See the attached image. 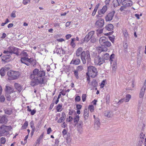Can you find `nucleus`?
Instances as JSON below:
<instances>
[{
  "mask_svg": "<svg viewBox=\"0 0 146 146\" xmlns=\"http://www.w3.org/2000/svg\"><path fill=\"white\" fill-rule=\"evenodd\" d=\"M30 0H23V3L24 5H26L30 3Z\"/></svg>",
  "mask_w": 146,
  "mask_h": 146,
  "instance_id": "nucleus-47",
  "label": "nucleus"
},
{
  "mask_svg": "<svg viewBox=\"0 0 146 146\" xmlns=\"http://www.w3.org/2000/svg\"><path fill=\"white\" fill-rule=\"evenodd\" d=\"M113 28V26L111 24L107 25L106 27V29L108 31H111Z\"/></svg>",
  "mask_w": 146,
  "mask_h": 146,
  "instance_id": "nucleus-26",
  "label": "nucleus"
},
{
  "mask_svg": "<svg viewBox=\"0 0 146 146\" xmlns=\"http://www.w3.org/2000/svg\"><path fill=\"white\" fill-rule=\"evenodd\" d=\"M103 55H102V56L104 58V60H108L110 58V56L109 54L107 53H103Z\"/></svg>",
  "mask_w": 146,
  "mask_h": 146,
  "instance_id": "nucleus-30",
  "label": "nucleus"
},
{
  "mask_svg": "<svg viewBox=\"0 0 146 146\" xmlns=\"http://www.w3.org/2000/svg\"><path fill=\"white\" fill-rule=\"evenodd\" d=\"M110 101V96L109 94H108L106 96V103L107 104H109Z\"/></svg>",
  "mask_w": 146,
  "mask_h": 146,
  "instance_id": "nucleus-44",
  "label": "nucleus"
},
{
  "mask_svg": "<svg viewBox=\"0 0 146 146\" xmlns=\"http://www.w3.org/2000/svg\"><path fill=\"white\" fill-rule=\"evenodd\" d=\"M8 121L6 116L5 115H0V123L6 124Z\"/></svg>",
  "mask_w": 146,
  "mask_h": 146,
  "instance_id": "nucleus-13",
  "label": "nucleus"
},
{
  "mask_svg": "<svg viewBox=\"0 0 146 146\" xmlns=\"http://www.w3.org/2000/svg\"><path fill=\"white\" fill-rule=\"evenodd\" d=\"M45 75V72L43 70L39 71L37 68L35 69L30 75V78L32 80L30 85L34 86L38 84H43Z\"/></svg>",
  "mask_w": 146,
  "mask_h": 146,
  "instance_id": "nucleus-1",
  "label": "nucleus"
},
{
  "mask_svg": "<svg viewBox=\"0 0 146 146\" xmlns=\"http://www.w3.org/2000/svg\"><path fill=\"white\" fill-rule=\"evenodd\" d=\"M67 133V131L65 129H64L62 131V133L63 135H66Z\"/></svg>",
  "mask_w": 146,
  "mask_h": 146,
  "instance_id": "nucleus-64",
  "label": "nucleus"
},
{
  "mask_svg": "<svg viewBox=\"0 0 146 146\" xmlns=\"http://www.w3.org/2000/svg\"><path fill=\"white\" fill-rule=\"evenodd\" d=\"M145 88H141L140 90V91L139 94V97L140 98H143L145 92Z\"/></svg>",
  "mask_w": 146,
  "mask_h": 146,
  "instance_id": "nucleus-25",
  "label": "nucleus"
},
{
  "mask_svg": "<svg viewBox=\"0 0 146 146\" xmlns=\"http://www.w3.org/2000/svg\"><path fill=\"white\" fill-rule=\"evenodd\" d=\"M88 72L86 73L88 76H90L92 78H94L98 75V71L96 67L93 66L88 67Z\"/></svg>",
  "mask_w": 146,
  "mask_h": 146,
  "instance_id": "nucleus-4",
  "label": "nucleus"
},
{
  "mask_svg": "<svg viewBox=\"0 0 146 146\" xmlns=\"http://www.w3.org/2000/svg\"><path fill=\"white\" fill-rule=\"evenodd\" d=\"M11 56L10 55H7L3 56L1 57V60L2 61L5 62H8L11 61Z\"/></svg>",
  "mask_w": 146,
  "mask_h": 146,
  "instance_id": "nucleus-14",
  "label": "nucleus"
},
{
  "mask_svg": "<svg viewBox=\"0 0 146 146\" xmlns=\"http://www.w3.org/2000/svg\"><path fill=\"white\" fill-rule=\"evenodd\" d=\"M75 40V38H73L71 39V41L70 43V45L73 48H74L75 46V44L74 42Z\"/></svg>",
  "mask_w": 146,
  "mask_h": 146,
  "instance_id": "nucleus-39",
  "label": "nucleus"
},
{
  "mask_svg": "<svg viewBox=\"0 0 146 146\" xmlns=\"http://www.w3.org/2000/svg\"><path fill=\"white\" fill-rule=\"evenodd\" d=\"M78 131L80 133H81L83 131L82 127H79L78 128Z\"/></svg>",
  "mask_w": 146,
  "mask_h": 146,
  "instance_id": "nucleus-55",
  "label": "nucleus"
},
{
  "mask_svg": "<svg viewBox=\"0 0 146 146\" xmlns=\"http://www.w3.org/2000/svg\"><path fill=\"white\" fill-rule=\"evenodd\" d=\"M88 110L87 109H85L84 110V116L85 120L88 119Z\"/></svg>",
  "mask_w": 146,
  "mask_h": 146,
  "instance_id": "nucleus-20",
  "label": "nucleus"
},
{
  "mask_svg": "<svg viewBox=\"0 0 146 146\" xmlns=\"http://www.w3.org/2000/svg\"><path fill=\"white\" fill-rule=\"evenodd\" d=\"M115 56V55L114 54H112L111 55L109 58L110 59V61L111 62L113 61V59H114Z\"/></svg>",
  "mask_w": 146,
  "mask_h": 146,
  "instance_id": "nucleus-46",
  "label": "nucleus"
},
{
  "mask_svg": "<svg viewBox=\"0 0 146 146\" xmlns=\"http://www.w3.org/2000/svg\"><path fill=\"white\" fill-rule=\"evenodd\" d=\"M83 69V66L82 65H80L77 66L76 70L78 72L82 71Z\"/></svg>",
  "mask_w": 146,
  "mask_h": 146,
  "instance_id": "nucleus-40",
  "label": "nucleus"
},
{
  "mask_svg": "<svg viewBox=\"0 0 146 146\" xmlns=\"http://www.w3.org/2000/svg\"><path fill=\"white\" fill-rule=\"evenodd\" d=\"M121 4L127 7H131L132 5L133 2L130 0H121Z\"/></svg>",
  "mask_w": 146,
  "mask_h": 146,
  "instance_id": "nucleus-11",
  "label": "nucleus"
},
{
  "mask_svg": "<svg viewBox=\"0 0 146 146\" xmlns=\"http://www.w3.org/2000/svg\"><path fill=\"white\" fill-rule=\"evenodd\" d=\"M83 48L81 47H79L76 50V54L77 56H81V54L83 53Z\"/></svg>",
  "mask_w": 146,
  "mask_h": 146,
  "instance_id": "nucleus-22",
  "label": "nucleus"
},
{
  "mask_svg": "<svg viewBox=\"0 0 146 146\" xmlns=\"http://www.w3.org/2000/svg\"><path fill=\"white\" fill-rule=\"evenodd\" d=\"M79 118L80 116L79 115H76L75 116L74 118V123L76 124L78 123V122Z\"/></svg>",
  "mask_w": 146,
  "mask_h": 146,
  "instance_id": "nucleus-32",
  "label": "nucleus"
},
{
  "mask_svg": "<svg viewBox=\"0 0 146 146\" xmlns=\"http://www.w3.org/2000/svg\"><path fill=\"white\" fill-rule=\"evenodd\" d=\"M0 101L1 102H3L5 101V98L4 96H2L0 97Z\"/></svg>",
  "mask_w": 146,
  "mask_h": 146,
  "instance_id": "nucleus-53",
  "label": "nucleus"
},
{
  "mask_svg": "<svg viewBox=\"0 0 146 146\" xmlns=\"http://www.w3.org/2000/svg\"><path fill=\"white\" fill-rule=\"evenodd\" d=\"M99 42L102 46L99 48L98 50V53L106 51L108 50L106 47H110L111 45V43L108 41V39L105 37H101L99 39Z\"/></svg>",
  "mask_w": 146,
  "mask_h": 146,
  "instance_id": "nucleus-2",
  "label": "nucleus"
},
{
  "mask_svg": "<svg viewBox=\"0 0 146 146\" xmlns=\"http://www.w3.org/2000/svg\"><path fill=\"white\" fill-rule=\"evenodd\" d=\"M12 129L11 126L3 125L0 127V136L5 135L8 134V132Z\"/></svg>",
  "mask_w": 146,
  "mask_h": 146,
  "instance_id": "nucleus-6",
  "label": "nucleus"
},
{
  "mask_svg": "<svg viewBox=\"0 0 146 146\" xmlns=\"http://www.w3.org/2000/svg\"><path fill=\"white\" fill-rule=\"evenodd\" d=\"M18 48L14 47H13V52L12 53L16 55L18 54Z\"/></svg>",
  "mask_w": 146,
  "mask_h": 146,
  "instance_id": "nucleus-33",
  "label": "nucleus"
},
{
  "mask_svg": "<svg viewBox=\"0 0 146 146\" xmlns=\"http://www.w3.org/2000/svg\"><path fill=\"white\" fill-rule=\"evenodd\" d=\"M79 127H83V122L82 121H80L78 124Z\"/></svg>",
  "mask_w": 146,
  "mask_h": 146,
  "instance_id": "nucleus-59",
  "label": "nucleus"
},
{
  "mask_svg": "<svg viewBox=\"0 0 146 146\" xmlns=\"http://www.w3.org/2000/svg\"><path fill=\"white\" fill-rule=\"evenodd\" d=\"M11 94L5 93V96L7 100L8 101H10L11 100V97L10 95V94Z\"/></svg>",
  "mask_w": 146,
  "mask_h": 146,
  "instance_id": "nucleus-37",
  "label": "nucleus"
},
{
  "mask_svg": "<svg viewBox=\"0 0 146 146\" xmlns=\"http://www.w3.org/2000/svg\"><path fill=\"white\" fill-rule=\"evenodd\" d=\"M52 131L51 128L50 127L48 128L47 130V134H49Z\"/></svg>",
  "mask_w": 146,
  "mask_h": 146,
  "instance_id": "nucleus-57",
  "label": "nucleus"
},
{
  "mask_svg": "<svg viewBox=\"0 0 146 146\" xmlns=\"http://www.w3.org/2000/svg\"><path fill=\"white\" fill-rule=\"evenodd\" d=\"M16 11H13L11 13V16L13 18H15L16 17L15 13Z\"/></svg>",
  "mask_w": 146,
  "mask_h": 146,
  "instance_id": "nucleus-48",
  "label": "nucleus"
},
{
  "mask_svg": "<svg viewBox=\"0 0 146 146\" xmlns=\"http://www.w3.org/2000/svg\"><path fill=\"white\" fill-rule=\"evenodd\" d=\"M88 110H89L91 112H93L94 110V106L92 105H90L88 107Z\"/></svg>",
  "mask_w": 146,
  "mask_h": 146,
  "instance_id": "nucleus-45",
  "label": "nucleus"
},
{
  "mask_svg": "<svg viewBox=\"0 0 146 146\" xmlns=\"http://www.w3.org/2000/svg\"><path fill=\"white\" fill-rule=\"evenodd\" d=\"M123 102H125V100L124 99L122 98L119 100L118 102L117 103V104H120L121 103H122Z\"/></svg>",
  "mask_w": 146,
  "mask_h": 146,
  "instance_id": "nucleus-52",
  "label": "nucleus"
},
{
  "mask_svg": "<svg viewBox=\"0 0 146 146\" xmlns=\"http://www.w3.org/2000/svg\"><path fill=\"white\" fill-rule=\"evenodd\" d=\"M14 86L15 88L19 92H21L23 90V88H22L21 85L18 83H15Z\"/></svg>",
  "mask_w": 146,
  "mask_h": 146,
  "instance_id": "nucleus-21",
  "label": "nucleus"
},
{
  "mask_svg": "<svg viewBox=\"0 0 146 146\" xmlns=\"http://www.w3.org/2000/svg\"><path fill=\"white\" fill-rule=\"evenodd\" d=\"M90 40V41L92 43H94L95 42L96 39L94 35H93L92 36H91Z\"/></svg>",
  "mask_w": 146,
  "mask_h": 146,
  "instance_id": "nucleus-42",
  "label": "nucleus"
},
{
  "mask_svg": "<svg viewBox=\"0 0 146 146\" xmlns=\"http://www.w3.org/2000/svg\"><path fill=\"white\" fill-rule=\"evenodd\" d=\"M28 135H27V136H26L25 137L24 139V144H25L27 142V139L28 138Z\"/></svg>",
  "mask_w": 146,
  "mask_h": 146,
  "instance_id": "nucleus-63",
  "label": "nucleus"
},
{
  "mask_svg": "<svg viewBox=\"0 0 146 146\" xmlns=\"http://www.w3.org/2000/svg\"><path fill=\"white\" fill-rule=\"evenodd\" d=\"M115 13V11H113L107 14L105 18L106 21L108 22L112 20L114 17Z\"/></svg>",
  "mask_w": 146,
  "mask_h": 146,
  "instance_id": "nucleus-9",
  "label": "nucleus"
},
{
  "mask_svg": "<svg viewBox=\"0 0 146 146\" xmlns=\"http://www.w3.org/2000/svg\"><path fill=\"white\" fill-rule=\"evenodd\" d=\"M76 108L78 110H80L82 107V106L80 104H77L76 106Z\"/></svg>",
  "mask_w": 146,
  "mask_h": 146,
  "instance_id": "nucleus-56",
  "label": "nucleus"
},
{
  "mask_svg": "<svg viewBox=\"0 0 146 146\" xmlns=\"http://www.w3.org/2000/svg\"><path fill=\"white\" fill-rule=\"evenodd\" d=\"M98 64L100 66L105 62V60L102 56L101 57L98 56Z\"/></svg>",
  "mask_w": 146,
  "mask_h": 146,
  "instance_id": "nucleus-16",
  "label": "nucleus"
},
{
  "mask_svg": "<svg viewBox=\"0 0 146 146\" xmlns=\"http://www.w3.org/2000/svg\"><path fill=\"white\" fill-rule=\"evenodd\" d=\"M74 75L76 78L78 79L79 78V77L78 76V72L76 70H74L73 71Z\"/></svg>",
  "mask_w": 146,
  "mask_h": 146,
  "instance_id": "nucleus-34",
  "label": "nucleus"
},
{
  "mask_svg": "<svg viewBox=\"0 0 146 146\" xmlns=\"http://www.w3.org/2000/svg\"><path fill=\"white\" fill-rule=\"evenodd\" d=\"M126 7H127L125 6H122L120 8L119 10L120 11H121L122 12L126 8Z\"/></svg>",
  "mask_w": 146,
  "mask_h": 146,
  "instance_id": "nucleus-54",
  "label": "nucleus"
},
{
  "mask_svg": "<svg viewBox=\"0 0 146 146\" xmlns=\"http://www.w3.org/2000/svg\"><path fill=\"white\" fill-rule=\"evenodd\" d=\"M131 97V96L130 94H127L125 96V98H124L125 100V102H129Z\"/></svg>",
  "mask_w": 146,
  "mask_h": 146,
  "instance_id": "nucleus-28",
  "label": "nucleus"
},
{
  "mask_svg": "<svg viewBox=\"0 0 146 146\" xmlns=\"http://www.w3.org/2000/svg\"><path fill=\"white\" fill-rule=\"evenodd\" d=\"M59 143V141L58 139H56L55 140L54 145L55 146H58Z\"/></svg>",
  "mask_w": 146,
  "mask_h": 146,
  "instance_id": "nucleus-60",
  "label": "nucleus"
},
{
  "mask_svg": "<svg viewBox=\"0 0 146 146\" xmlns=\"http://www.w3.org/2000/svg\"><path fill=\"white\" fill-rule=\"evenodd\" d=\"M86 94H83L82 96V100L83 102H84L86 100Z\"/></svg>",
  "mask_w": 146,
  "mask_h": 146,
  "instance_id": "nucleus-51",
  "label": "nucleus"
},
{
  "mask_svg": "<svg viewBox=\"0 0 146 146\" xmlns=\"http://www.w3.org/2000/svg\"><path fill=\"white\" fill-rule=\"evenodd\" d=\"M128 47V44L127 42H125L123 44V48L125 51V52H127V49Z\"/></svg>",
  "mask_w": 146,
  "mask_h": 146,
  "instance_id": "nucleus-36",
  "label": "nucleus"
},
{
  "mask_svg": "<svg viewBox=\"0 0 146 146\" xmlns=\"http://www.w3.org/2000/svg\"><path fill=\"white\" fill-rule=\"evenodd\" d=\"M104 115L108 117H110L112 116V114L111 112L109 111H105Z\"/></svg>",
  "mask_w": 146,
  "mask_h": 146,
  "instance_id": "nucleus-27",
  "label": "nucleus"
},
{
  "mask_svg": "<svg viewBox=\"0 0 146 146\" xmlns=\"http://www.w3.org/2000/svg\"><path fill=\"white\" fill-rule=\"evenodd\" d=\"M13 46H10L8 48V51L9 52V53L12 54L13 52Z\"/></svg>",
  "mask_w": 146,
  "mask_h": 146,
  "instance_id": "nucleus-43",
  "label": "nucleus"
},
{
  "mask_svg": "<svg viewBox=\"0 0 146 146\" xmlns=\"http://www.w3.org/2000/svg\"><path fill=\"white\" fill-rule=\"evenodd\" d=\"M66 115L64 112H62V116L58 120L57 122L61 123L64 121L66 118Z\"/></svg>",
  "mask_w": 146,
  "mask_h": 146,
  "instance_id": "nucleus-17",
  "label": "nucleus"
},
{
  "mask_svg": "<svg viewBox=\"0 0 146 146\" xmlns=\"http://www.w3.org/2000/svg\"><path fill=\"white\" fill-rule=\"evenodd\" d=\"M7 68L5 67V68H2L0 70V74L1 76H3L5 75V72L7 70Z\"/></svg>",
  "mask_w": 146,
  "mask_h": 146,
  "instance_id": "nucleus-24",
  "label": "nucleus"
},
{
  "mask_svg": "<svg viewBox=\"0 0 146 146\" xmlns=\"http://www.w3.org/2000/svg\"><path fill=\"white\" fill-rule=\"evenodd\" d=\"M109 39L113 43L114 42V38L113 37H111V36L109 37Z\"/></svg>",
  "mask_w": 146,
  "mask_h": 146,
  "instance_id": "nucleus-61",
  "label": "nucleus"
},
{
  "mask_svg": "<svg viewBox=\"0 0 146 146\" xmlns=\"http://www.w3.org/2000/svg\"><path fill=\"white\" fill-rule=\"evenodd\" d=\"M8 79L10 80H14L17 79L20 75L18 71H14L11 70L7 72Z\"/></svg>",
  "mask_w": 146,
  "mask_h": 146,
  "instance_id": "nucleus-5",
  "label": "nucleus"
},
{
  "mask_svg": "<svg viewBox=\"0 0 146 146\" xmlns=\"http://www.w3.org/2000/svg\"><path fill=\"white\" fill-rule=\"evenodd\" d=\"M100 123L99 121V119L97 118L95 119V120H94V125L96 129H99L100 127Z\"/></svg>",
  "mask_w": 146,
  "mask_h": 146,
  "instance_id": "nucleus-15",
  "label": "nucleus"
},
{
  "mask_svg": "<svg viewBox=\"0 0 146 146\" xmlns=\"http://www.w3.org/2000/svg\"><path fill=\"white\" fill-rule=\"evenodd\" d=\"M100 6V4H98L95 7L93 11L92 14V16H94L96 14V13L99 7Z\"/></svg>",
  "mask_w": 146,
  "mask_h": 146,
  "instance_id": "nucleus-31",
  "label": "nucleus"
},
{
  "mask_svg": "<svg viewBox=\"0 0 146 146\" xmlns=\"http://www.w3.org/2000/svg\"><path fill=\"white\" fill-rule=\"evenodd\" d=\"M107 7L106 6H104L100 11H98V13L99 14H104L107 10Z\"/></svg>",
  "mask_w": 146,
  "mask_h": 146,
  "instance_id": "nucleus-23",
  "label": "nucleus"
},
{
  "mask_svg": "<svg viewBox=\"0 0 146 146\" xmlns=\"http://www.w3.org/2000/svg\"><path fill=\"white\" fill-rule=\"evenodd\" d=\"M91 85L94 87L97 86L98 83L97 81L96 80H94L91 82Z\"/></svg>",
  "mask_w": 146,
  "mask_h": 146,
  "instance_id": "nucleus-35",
  "label": "nucleus"
},
{
  "mask_svg": "<svg viewBox=\"0 0 146 146\" xmlns=\"http://www.w3.org/2000/svg\"><path fill=\"white\" fill-rule=\"evenodd\" d=\"M80 99V97L79 96H77L75 98V100L77 102H79Z\"/></svg>",
  "mask_w": 146,
  "mask_h": 146,
  "instance_id": "nucleus-50",
  "label": "nucleus"
},
{
  "mask_svg": "<svg viewBox=\"0 0 146 146\" xmlns=\"http://www.w3.org/2000/svg\"><path fill=\"white\" fill-rule=\"evenodd\" d=\"M94 31H91L85 37L84 39V41L85 42H88L89 40H90L91 36L94 34Z\"/></svg>",
  "mask_w": 146,
  "mask_h": 146,
  "instance_id": "nucleus-12",
  "label": "nucleus"
},
{
  "mask_svg": "<svg viewBox=\"0 0 146 146\" xmlns=\"http://www.w3.org/2000/svg\"><path fill=\"white\" fill-rule=\"evenodd\" d=\"M31 114L32 115H33L36 112V110H31Z\"/></svg>",
  "mask_w": 146,
  "mask_h": 146,
  "instance_id": "nucleus-58",
  "label": "nucleus"
},
{
  "mask_svg": "<svg viewBox=\"0 0 146 146\" xmlns=\"http://www.w3.org/2000/svg\"><path fill=\"white\" fill-rule=\"evenodd\" d=\"M121 3V0H113V4L114 7H117Z\"/></svg>",
  "mask_w": 146,
  "mask_h": 146,
  "instance_id": "nucleus-19",
  "label": "nucleus"
},
{
  "mask_svg": "<svg viewBox=\"0 0 146 146\" xmlns=\"http://www.w3.org/2000/svg\"><path fill=\"white\" fill-rule=\"evenodd\" d=\"M80 62V59L77 58L76 59H73L71 62L70 64H73L75 65H78Z\"/></svg>",
  "mask_w": 146,
  "mask_h": 146,
  "instance_id": "nucleus-18",
  "label": "nucleus"
},
{
  "mask_svg": "<svg viewBox=\"0 0 146 146\" xmlns=\"http://www.w3.org/2000/svg\"><path fill=\"white\" fill-rule=\"evenodd\" d=\"M72 36L71 34H68L66 35V38L67 39L70 38Z\"/></svg>",
  "mask_w": 146,
  "mask_h": 146,
  "instance_id": "nucleus-62",
  "label": "nucleus"
},
{
  "mask_svg": "<svg viewBox=\"0 0 146 146\" xmlns=\"http://www.w3.org/2000/svg\"><path fill=\"white\" fill-rule=\"evenodd\" d=\"M104 22L103 19L100 18L98 19L95 23V26L99 28H100L103 27Z\"/></svg>",
  "mask_w": 146,
  "mask_h": 146,
  "instance_id": "nucleus-8",
  "label": "nucleus"
},
{
  "mask_svg": "<svg viewBox=\"0 0 146 146\" xmlns=\"http://www.w3.org/2000/svg\"><path fill=\"white\" fill-rule=\"evenodd\" d=\"M14 89L13 86L9 84H7L5 89V93H11L14 92Z\"/></svg>",
  "mask_w": 146,
  "mask_h": 146,
  "instance_id": "nucleus-10",
  "label": "nucleus"
},
{
  "mask_svg": "<svg viewBox=\"0 0 146 146\" xmlns=\"http://www.w3.org/2000/svg\"><path fill=\"white\" fill-rule=\"evenodd\" d=\"M62 104H59L58 105L56 108V110L58 112H59L62 111L61 109L62 108Z\"/></svg>",
  "mask_w": 146,
  "mask_h": 146,
  "instance_id": "nucleus-41",
  "label": "nucleus"
},
{
  "mask_svg": "<svg viewBox=\"0 0 146 146\" xmlns=\"http://www.w3.org/2000/svg\"><path fill=\"white\" fill-rule=\"evenodd\" d=\"M137 62L138 64H140L141 62L142 57L141 56L139 55V54H138L137 55Z\"/></svg>",
  "mask_w": 146,
  "mask_h": 146,
  "instance_id": "nucleus-38",
  "label": "nucleus"
},
{
  "mask_svg": "<svg viewBox=\"0 0 146 146\" xmlns=\"http://www.w3.org/2000/svg\"><path fill=\"white\" fill-rule=\"evenodd\" d=\"M4 111L5 114L9 115H11L12 113V110L11 109H6Z\"/></svg>",
  "mask_w": 146,
  "mask_h": 146,
  "instance_id": "nucleus-29",
  "label": "nucleus"
},
{
  "mask_svg": "<svg viewBox=\"0 0 146 146\" xmlns=\"http://www.w3.org/2000/svg\"><path fill=\"white\" fill-rule=\"evenodd\" d=\"M6 142V139H5L3 138V137H2L1 139V144H4Z\"/></svg>",
  "mask_w": 146,
  "mask_h": 146,
  "instance_id": "nucleus-49",
  "label": "nucleus"
},
{
  "mask_svg": "<svg viewBox=\"0 0 146 146\" xmlns=\"http://www.w3.org/2000/svg\"><path fill=\"white\" fill-rule=\"evenodd\" d=\"M21 61L22 63H24L27 66H29L33 62L35 63L36 62V60L32 58H29L26 57H22L21 59Z\"/></svg>",
  "mask_w": 146,
  "mask_h": 146,
  "instance_id": "nucleus-7",
  "label": "nucleus"
},
{
  "mask_svg": "<svg viewBox=\"0 0 146 146\" xmlns=\"http://www.w3.org/2000/svg\"><path fill=\"white\" fill-rule=\"evenodd\" d=\"M81 58L83 64H85L87 61V64L91 61L90 52L88 50L83 51L81 55ZM88 66V65H87Z\"/></svg>",
  "mask_w": 146,
  "mask_h": 146,
  "instance_id": "nucleus-3",
  "label": "nucleus"
}]
</instances>
